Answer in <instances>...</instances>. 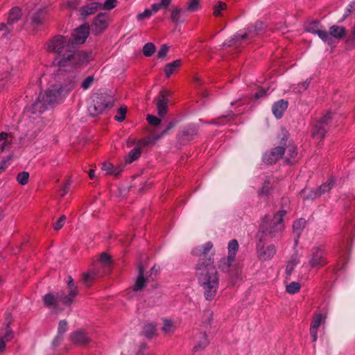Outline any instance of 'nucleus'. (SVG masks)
I'll list each match as a JSON object with an SVG mask.
<instances>
[{
	"instance_id": "nucleus-2",
	"label": "nucleus",
	"mask_w": 355,
	"mask_h": 355,
	"mask_svg": "<svg viewBox=\"0 0 355 355\" xmlns=\"http://www.w3.org/2000/svg\"><path fill=\"white\" fill-rule=\"evenodd\" d=\"M47 49L58 55L57 64L59 67L78 66L87 62L86 53L76 51L73 40L67 36H54L48 42Z\"/></svg>"
},
{
	"instance_id": "nucleus-48",
	"label": "nucleus",
	"mask_w": 355,
	"mask_h": 355,
	"mask_svg": "<svg viewBox=\"0 0 355 355\" xmlns=\"http://www.w3.org/2000/svg\"><path fill=\"white\" fill-rule=\"evenodd\" d=\"M143 332L146 337L151 338L155 332V327L153 324H147L144 327Z\"/></svg>"
},
{
	"instance_id": "nucleus-32",
	"label": "nucleus",
	"mask_w": 355,
	"mask_h": 355,
	"mask_svg": "<svg viewBox=\"0 0 355 355\" xmlns=\"http://www.w3.org/2000/svg\"><path fill=\"white\" fill-rule=\"evenodd\" d=\"M67 330V322L65 320H60L58 324V335L53 341V345L57 346L58 343L62 339L63 334Z\"/></svg>"
},
{
	"instance_id": "nucleus-7",
	"label": "nucleus",
	"mask_w": 355,
	"mask_h": 355,
	"mask_svg": "<svg viewBox=\"0 0 355 355\" xmlns=\"http://www.w3.org/2000/svg\"><path fill=\"white\" fill-rule=\"evenodd\" d=\"M306 31L317 35L324 42L329 45L333 44V39L331 38L326 29L318 21L309 22L306 26Z\"/></svg>"
},
{
	"instance_id": "nucleus-9",
	"label": "nucleus",
	"mask_w": 355,
	"mask_h": 355,
	"mask_svg": "<svg viewBox=\"0 0 355 355\" xmlns=\"http://www.w3.org/2000/svg\"><path fill=\"white\" fill-rule=\"evenodd\" d=\"M266 243V232L264 226V223L260 225L259 230L257 234V251L258 257L259 259L265 261L266 260V250L265 248V245Z\"/></svg>"
},
{
	"instance_id": "nucleus-6",
	"label": "nucleus",
	"mask_w": 355,
	"mask_h": 355,
	"mask_svg": "<svg viewBox=\"0 0 355 355\" xmlns=\"http://www.w3.org/2000/svg\"><path fill=\"white\" fill-rule=\"evenodd\" d=\"M239 243L236 239H232L228 243V255L219 262V268L224 272L228 271L232 263L235 260L236 254L239 250Z\"/></svg>"
},
{
	"instance_id": "nucleus-5",
	"label": "nucleus",
	"mask_w": 355,
	"mask_h": 355,
	"mask_svg": "<svg viewBox=\"0 0 355 355\" xmlns=\"http://www.w3.org/2000/svg\"><path fill=\"white\" fill-rule=\"evenodd\" d=\"M109 107H112L110 98L102 94H96L88 107V111L91 116H95L102 114Z\"/></svg>"
},
{
	"instance_id": "nucleus-15",
	"label": "nucleus",
	"mask_w": 355,
	"mask_h": 355,
	"mask_svg": "<svg viewBox=\"0 0 355 355\" xmlns=\"http://www.w3.org/2000/svg\"><path fill=\"white\" fill-rule=\"evenodd\" d=\"M108 25V16L105 13H99L94 19L92 31L95 34H100L103 32Z\"/></svg>"
},
{
	"instance_id": "nucleus-8",
	"label": "nucleus",
	"mask_w": 355,
	"mask_h": 355,
	"mask_svg": "<svg viewBox=\"0 0 355 355\" xmlns=\"http://www.w3.org/2000/svg\"><path fill=\"white\" fill-rule=\"evenodd\" d=\"M327 263L326 252L324 248L318 246L313 248L309 259V264L312 268H321Z\"/></svg>"
},
{
	"instance_id": "nucleus-44",
	"label": "nucleus",
	"mask_w": 355,
	"mask_h": 355,
	"mask_svg": "<svg viewBox=\"0 0 355 355\" xmlns=\"http://www.w3.org/2000/svg\"><path fill=\"white\" fill-rule=\"evenodd\" d=\"M234 114H233L232 112L225 116H220L211 122V123L216 124V125H222L225 121H230L234 118Z\"/></svg>"
},
{
	"instance_id": "nucleus-51",
	"label": "nucleus",
	"mask_w": 355,
	"mask_h": 355,
	"mask_svg": "<svg viewBox=\"0 0 355 355\" xmlns=\"http://www.w3.org/2000/svg\"><path fill=\"white\" fill-rule=\"evenodd\" d=\"M162 330L166 334H170L173 331V324L171 320H164Z\"/></svg>"
},
{
	"instance_id": "nucleus-47",
	"label": "nucleus",
	"mask_w": 355,
	"mask_h": 355,
	"mask_svg": "<svg viewBox=\"0 0 355 355\" xmlns=\"http://www.w3.org/2000/svg\"><path fill=\"white\" fill-rule=\"evenodd\" d=\"M178 123L177 120H173L170 121L167 127L165 130H164L160 134H157V135L155 137V140L159 139L161 137H162L164 135H165L171 129L173 128Z\"/></svg>"
},
{
	"instance_id": "nucleus-14",
	"label": "nucleus",
	"mask_w": 355,
	"mask_h": 355,
	"mask_svg": "<svg viewBox=\"0 0 355 355\" xmlns=\"http://www.w3.org/2000/svg\"><path fill=\"white\" fill-rule=\"evenodd\" d=\"M12 320V314L7 312L6 313L3 327L0 331V339L6 342H9L14 338V332L10 327Z\"/></svg>"
},
{
	"instance_id": "nucleus-58",
	"label": "nucleus",
	"mask_w": 355,
	"mask_h": 355,
	"mask_svg": "<svg viewBox=\"0 0 355 355\" xmlns=\"http://www.w3.org/2000/svg\"><path fill=\"white\" fill-rule=\"evenodd\" d=\"M266 96V90L264 89H260L259 92H256L253 96V101L254 103L259 101L260 98H264Z\"/></svg>"
},
{
	"instance_id": "nucleus-1",
	"label": "nucleus",
	"mask_w": 355,
	"mask_h": 355,
	"mask_svg": "<svg viewBox=\"0 0 355 355\" xmlns=\"http://www.w3.org/2000/svg\"><path fill=\"white\" fill-rule=\"evenodd\" d=\"M213 248V243L208 241L192 250V254L199 257L196 266V275L199 284L202 288L205 298L208 301L214 299L219 286L218 273L214 265V252L209 254Z\"/></svg>"
},
{
	"instance_id": "nucleus-3",
	"label": "nucleus",
	"mask_w": 355,
	"mask_h": 355,
	"mask_svg": "<svg viewBox=\"0 0 355 355\" xmlns=\"http://www.w3.org/2000/svg\"><path fill=\"white\" fill-rule=\"evenodd\" d=\"M76 86V82L73 79H70L69 83L64 85L51 86L44 93L40 94L35 102L27 107V112L33 114H42Z\"/></svg>"
},
{
	"instance_id": "nucleus-64",
	"label": "nucleus",
	"mask_w": 355,
	"mask_h": 355,
	"mask_svg": "<svg viewBox=\"0 0 355 355\" xmlns=\"http://www.w3.org/2000/svg\"><path fill=\"white\" fill-rule=\"evenodd\" d=\"M276 253V248L274 245H268V259L272 257Z\"/></svg>"
},
{
	"instance_id": "nucleus-10",
	"label": "nucleus",
	"mask_w": 355,
	"mask_h": 355,
	"mask_svg": "<svg viewBox=\"0 0 355 355\" xmlns=\"http://www.w3.org/2000/svg\"><path fill=\"white\" fill-rule=\"evenodd\" d=\"M334 184V178H331L325 183L322 184L317 191L310 190L309 193L306 194L309 189H304L302 190L301 194L303 196V198L306 200L314 199L321 196L322 194H324V193L329 191L332 188Z\"/></svg>"
},
{
	"instance_id": "nucleus-12",
	"label": "nucleus",
	"mask_w": 355,
	"mask_h": 355,
	"mask_svg": "<svg viewBox=\"0 0 355 355\" xmlns=\"http://www.w3.org/2000/svg\"><path fill=\"white\" fill-rule=\"evenodd\" d=\"M64 295V291L58 292L56 294L53 293H47L43 297V302L45 306L48 308L57 309L58 306V302L62 303L66 306H70L71 304H65L63 300H62V297Z\"/></svg>"
},
{
	"instance_id": "nucleus-52",
	"label": "nucleus",
	"mask_w": 355,
	"mask_h": 355,
	"mask_svg": "<svg viewBox=\"0 0 355 355\" xmlns=\"http://www.w3.org/2000/svg\"><path fill=\"white\" fill-rule=\"evenodd\" d=\"M94 78L93 76H87L82 83L81 87L84 89H88L94 83Z\"/></svg>"
},
{
	"instance_id": "nucleus-26",
	"label": "nucleus",
	"mask_w": 355,
	"mask_h": 355,
	"mask_svg": "<svg viewBox=\"0 0 355 355\" xmlns=\"http://www.w3.org/2000/svg\"><path fill=\"white\" fill-rule=\"evenodd\" d=\"M198 127L195 125H189L184 127L180 132V135L187 140L192 139L198 133Z\"/></svg>"
},
{
	"instance_id": "nucleus-35",
	"label": "nucleus",
	"mask_w": 355,
	"mask_h": 355,
	"mask_svg": "<svg viewBox=\"0 0 355 355\" xmlns=\"http://www.w3.org/2000/svg\"><path fill=\"white\" fill-rule=\"evenodd\" d=\"M180 64H181L180 60H176L171 63L167 64L164 68V72H165L166 76L167 78H169L176 71V69L180 66Z\"/></svg>"
},
{
	"instance_id": "nucleus-13",
	"label": "nucleus",
	"mask_w": 355,
	"mask_h": 355,
	"mask_svg": "<svg viewBox=\"0 0 355 355\" xmlns=\"http://www.w3.org/2000/svg\"><path fill=\"white\" fill-rule=\"evenodd\" d=\"M171 92L167 90L161 91L158 97L155 99L158 114L164 116L168 111V96Z\"/></svg>"
},
{
	"instance_id": "nucleus-22",
	"label": "nucleus",
	"mask_w": 355,
	"mask_h": 355,
	"mask_svg": "<svg viewBox=\"0 0 355 355\" xmlns=\"http://www.w3.org/2000/svg\"><path fill=\"white\" fill-rule=\"evenodd\" d=\"M285 153V148L282 146H277L272 148L268 155V164H275L283 157Z\"/></svg>"
},
{
	"instance_id": "nucleus-56",
	"label": "nucleus",
	"mask_w": 355,
	"mask_h": 355,
	"mask_svg": "<svg viewBox=\"0 0 355 355\" xmlns=\"http://www.w3.org/2000/svg\"><path fill=\"white\" fill-rule=\"evenodd\" d=\"M0 31H5V33H3V36L6 37L12 31V26H9L8 22L7 24L1 23Z\"/></svg>"
},
{
	"instance_id": "nucleus-37",
	"label": "nucleus",
	"mask_w": 355,
	"mask_h": 355,
	"mask_svg": "<svg viewBox=\"0 0 355 355\" xmlns=\"http://www.w3.org/2000/svg\"><path fill=\"white\" fill-rule=\"evenodd\" d=\"M300 263V260L296 255H294L288 261L286 266V273L291 275L294 268Z\"/></svg>"
},
{
	"instance_id": "nucleus-24",
	"label": "nucleus",
	"mask_w": 355,
	"mask_h": 355,
	"mask_svg": "<svg viewBox=\"0 0 355 355\" xmlns=\"http://www.w3.org/2000/svg\"><path fill=\"white\" fill-rule=\"evenodd\" d=\"M209 341L207 338V336L205 332H199L197 337L196 344L193 347V352H197L205 349L208 345Z\"/></svg>"
},
{
	"instance_id": "nucleus-43",
	"label": "nucleus",
	"mask_w": 355,
	"mask_h": 355,
	"mask_svg": "<svg viewBox=\"0 0 355 355\" xmlns=\"http://www.w3.org/2000/svg\"><path fill=\"white\" fill-rule=\"evenodd\" d=\"M181 11L182 10L178 8H175L172 10L171 19L173 23L178 24V23H182L184 21L183 20L180 19Z\"/></svg>"
},
{
	"instance_id": "nucleus-21",
	"label": "nucleus",
	"mask_w": 355,
	"mask_h": 355,
	"mask_svg": "<svg viewBox=\"0 0 355 355\" xmlns=\"http://www.w3.org/2000/svg\"><path fill=\"white\" fill-rule=\"evenodd\" d=\"M322 320L323 318L322 314L318 313L313 317L311 321L310 327V335L312 338V341L313 343H315L318 340V329L320 326Z\"/></svg>"
},
{
	"instance_id": "nucleus-60",
	"label": "nucleus",
	"mask_w": 355,
	"mask_h": 355,
	"mask_svg": "<svg viewBox=\"0 0 355 355\" xmlns=\"http://www.w3.org/2000/svg\"><path fill=\"white\" fill-rule=\"evenodd\" d=\"M116 0H105L103 8L105 10H111L116 6Z\"/></svg>"
},
{
	"instance_id": "nucleus-45",
	"label": "nucleus",
	"mask_w": 355,
	"mask_h": 355,
	"mask_svg": "<svg viewBox=\"0 0 355 355\" xmlns=\"http://www.w3.org/2000/svg\"><path fill=\"white\" fill-rule=\"evenodd\" d=\"M29 173L26 171L19 173L17 175V181L21 185H26L28 182Z\"/></svg>"
},
{
	"instance_id": "nucleus-59",
	"label": "nucleus",
	"mask_w": 355,
	"mask_h": 355,
	"mask_svg": "<svg viewBox=\"0 0 355 355\" xmlns=\"http://www.w3.org/2000/svg\"><path fill=\"white\" fill-rule=\"evenodd\" d=\"M110 257L107 253H102L100 256V261L102 263H103L105 266H107L110 263Z\"/></svg>"
},
{
	"instance_id": "nucleus-39",
	"label": "nucleus",
	"mask_w": 355,
	"mask_h": 355,
	"mask_svg": "<svg viewBox=\"0 0 355 355\" xmlns=\"http://www.w3.org/2000/svg\"><path fill=\"white\" fill-rule=\"evenodd\" d=\"M155 45L152 42H148L144 46L143 53L146 57H150L155 53Z\"/></svg>"
},
{
	"instance_id": "nucleus-20",
	"label": "nucleus",
	"mask_w": 355,
	"mask_h": 355,
	"mask_svg": "<svg viewBox=\"0 0 355 355\" xmlns=\"http://www.w3.org/2000/svg\"><path fill=\"white\" fill-rule=\"evenodd\" d=\"M288 102L283 99L275 102L272 106V112L276 119H279L283 116L284 112L288 108Z\"/></svg>"
},
{
	"instance_id": "nucleus-31",
	"label": "nucleus",
	"mask_w": 355,
	"mask_h": 355,
	"mask_svg": "<svg viewBox=\"0 0 355 355\" xmlns=\"http://www.w3.org/2000/svg\"><path fill=\"white\" fill-rule=\"evenodd\" d=\"M21 17V11L20 8L18 7L12 8L8 13L7 20L9 26H13V24L20 19Z\"/></svg>"
},
{
	"instance_id": "nucleus-17",
	"label": "nucleus",
	"mask_w": 355,
	"mask_h": 355,
	"mask_svg": "<svg viewBox=\"0 0 355 355\" xmlns=\"http://www.w3.org/2000/svg\"><path fill=\"white\" fill-rule=\"evenodd\" d=\"M68 291L67 292L64 291V295L62 297V300L65 304H72L74 298L78 295V289L76 286L73 278L69 276V280L67 281Z\"/></svg>"
},
{
	"instance_id": "nucleus-18",
	"label": "nucleus",
	"mask_w": 355,
	"mask_h": 355,
	"mask_svg": "<svg viewBox=\"0 0 355 355\" xmlns=\"http://www.w3.org/2000/svg\"><path fill=\"white\" fill-rule=\"evenodd\" d=\"M70 339L73 344L82 346L87 345L92 340L87 334L82 329L71 333Z\"/></svg>"
},
{
	"instance_id": "nucleus-54",
	"label": "nucleus",
	"mask_w": 355,
	"mask_h": 355,
	"mask_svg": "<svg viewBox=\"0 0 355 355\" xmlns=\"http://www.w3.org/2000/svg\"><path fill=\"white\" fill-rule=\"evenodd\" d=\"M199 8V0H190L187 6V10L190 12H195Z\"/></svg>"
},
{
	"instance_id": "nucleus-40",
	"label": "nucleus",
	"mask_w": 355,
	"mask_h": 355,
	"mask_svg": "<svg viewBox=\"0 0 355 355\" xmlns=\"http://www.w3.org/2000/svg\"><path fill=\"white\" fill-rule=\"evenodd\" d=\"M227 4L223 1H218L217 3L214 6V15L215 17H220L222 15L221 11L225 10Z\"/></svg>"
},
{
	"instance_id": "nucleus-19",
	"label": "nucleus",
	"mask_w": 355,
	"mask_h": 355,
	"mask_svg": "<svg viewBox=\"0 0 355 355\" xmlns=\"http://www.w3.org/2000/svg\"><path fill=\"white\" fill-rule=\"evenodd\" d=\"M138 276L136 279V282L133 286V290L135 291H139L142 290L145 285L146 282L150 281V278L147 275H144V268L142 266L141 263H138Z\"/></svg>"
},
{
	"instance_id": "nucleus-41",
	"label": "nucleus",
	"mask_w": 355,
	"mask_h": 355,
	"mask_svg": "<svg viewBox=\"0 0 355 355\" xmlns=\"http://www.w3.org/2000/svg\"><path fill=\"white\" fill-rule=\"evenodd\" d=\"M355 9V2H352L345 8V13L343 17L338 21V23H343Z\"/></svg>"
},
{
	"instance_id": "nucleus-49",
	"label": "nucleus",
	"mask_w": 355,
	"mask_h": 355,
	"mask_svg": "<svg viewBox=\"0 0 355 355\" xmlns=\"http://www.w3.org/2000/svg\"><path fill=\"white\" fill-rule=\"evenodd\" d=\"M213 311L210 309H206L204 311L202 318L203 322L206 325H209L211 324V322L212 321L213 319Z\"/></svg>"
},
{
	"instance_id": "nucleus-53",
	"label": "nucleus",
	"mask_w": 355,
	"mask_h": 355,
	"mask_svg": "<svg viewBox=\"0 0 355 355\" xmlns=\"http://www.w3.org/2000/svg\"><path fill=\"white\" fill-rule=\"evenodd\" d=\"M66 221V216L64 215H62L54 223H53V229L55 230H60L63 225H64Z\"/></svg>"
},
{
	"instance_id": "nucleus-62",
	"label": "nucleus",
	"mask_w": 355,
	"mask_h": 355,
	"mask_svg": "<svg viewBox=\"0 0 355 355\" xmlns=\"http://www.w3.org/2000/svg\"><path fill=\"white\" fill-rule=\"evenodd\" d=\"M159 271V267L154 265L151 269L150 273L148 272L146 275H147L150 279L152 280H154V278L153 277V275L155 274L156 275Z\"/></svg>"
},
{
	"instance_id": "nucleus-42",
	"label": "nucleus",
	"mask_w": 355,
	"mask_h": 355,
	"mask_svg": "<svg viewBox=\"0 0 355 355\" xmlns=\"http://www.w3.org/2000/svg\"><path fill=\"white\" fill-rule=\"evenodd\" d=\"M97 276H98L97 272H96L94 271L89 272L87 274L84 275V277L83 279V283L86 286H89L91 285L92 282L94 281Z\"/></svg>"
},
{
	"instance_id": "nucleus-16",
	"label": "nucleus",
	"mask_w": 355,
	"mask_h": 355,
	"mask_svg": "<svg viewBox=\"0 0 355 355\" xmlns=\"http://www.w3.org/2000/svg\"><path fill=\"white\" fill-rule=\"evenodd\" d=\"M89 33V27L88 25H82L76 28L73 33L71 38L73 41V45L83 44L87 38Z\"/></svg>"
},
{
	"instance_id": "nucleus-4",
	"label": "nucleus",
	"mask_w": 355,
	"mask_h": 355,
	"mask_svg": "<svg viewBox=\"0 0 355 355\" xmlns=\"http://www.w3.org/2000/svg\"><path fill=\"white\" fill-rule=\"evenodd\" d=\"M286 214L285 210H281L275 214L273 218L268 224V239L279 240L284 230V217Z\"/></svg>"
},
{
	"instance_id": "nucleus-29",
	"label": "nucleus",
	"mask_w": 355,
	"mask_h": 355,
	"mask_svg": "<svg viewBox=\"0 0 355 355\" xmlns=\"http://www.w3.org/2000/svg\"><path fill=\"white\" fill-rule=\"evenodd\" d=\"M306 221L304 218H300L294 221L293 224V232L296 235L295 245L298 243V239L306 226Z\"/></svg>"
},
{
	"instance_id": "nucleus-63",
	"label": "nucleus",
	"mask_w": 355,
	"mask_h": 355,
	"mask_svg": "<svg viewBox=\"0 0 355 355\" xmlns=\"http://www.w3.org/2000/svg\"><path fill=\"white\" fill-rule=\"evenodd\" d=\"M10 159V157L8 156L7 159L2 160L0 162V174H1L8 167V162Z\"/></svg>"
},
{
	"instance_id": "nucleus-61",
	"label": "nucleus",
	"mask_w": 355,
	"mask_h": 355,
	"mask_svg": "<svg viewBox=\"0 0 355 355\" xmlns=\"http://www.w3.org/2000/svg\"><path fill=\"white\" fill-rule=\"evenodd\" d=\"M152 14V10L147 9L145 10L143 12L139 14L137 17L138 20H143L145 18L150 17Z\"/></svg>"
},
{
	"instance_id": "nucleus-30",
	"label": "nucleus",
	"mask_w": 355,
	"mask_h": 355,
	"mask_svg": "<svg viewBox=\"0 0 355 355\" xmlns=\"http://www.w3.org/2000/svg\"><path fill=\"white\" fill-rule=\"evenodd\" d=\"M45 19V12L43 10L39 9L31 16V24L33 26L41 25Z\"/></svg>"
},
{
	"instance_id": "nucleus-33",
	"label": "nucleus",
	"mask_w": 355,
	"mask_h": 355,
	"mask_svg": "<svg viewBox=\"0 0 355 355\" xmlns=\"http://www.w3.org/2000/svg\"><path fill=\"white\" fill-rule=\"evenodd\" d=\"M285 161L288 164H293L294 159L296 157L297 155V150L296 146L293 144L288 145L286 149H285Z\"/></svg>"
},
{
	"instance_id": "nucleus-57",
	"label": "nucleus",
	"mask_w": 355,
	"mask_h": 355,
	"mask_svg": "<svg viewBox=\"0 0 355 355\" xmlns=\"http://www.w3.org/2000/svg\"><path fill=\"white\" fill-rule=\"evenodd\" d=\"M168 49H169V47L167 46V44H163L162 46L161 49L157 52V58H164L168 53Z\"/></svg>"
},
{
	"instance_id": "nucleus-23",
	"label": "nucleus",
	"mask_w": 355,
	"mask_h": 355,
	"mask_svg": "<svg viewBox=\"0 0 355 355\" xmlns=\"http://www.w3.org/2000/svg\"><path fill=\"white\" fill-rule=\"evenodd\" d=\"M248 39V33H237L234 35V37L225 42H223V46H235L236 48L239 47L242 41Z\"/></svg>"
},
{
	"instance_id": "nucleus-25",
	"label": "nucleus",
	"mask_w": 355,
	"mask_h": 355,
	"mask_svg": "<svg viewBox=\"0 0 355 355\" xmlns=\"http://www.w3.org/2000/svg\"><path fill=\"white\" fill-rule=\"evenodd\" d=\"M101 6V4L97 2H92L85 6H83L79 10L80 15L83 17H87L89 15H93L98 8Z\"/></svg>"
},
{
	"instance_id": "nucleus-38",
	"label": "nucleus",
	"mask_w": 355,
	"mask_h": 355,
	"mask_svg": "<svg viewBox=\"0 0 355 355\" xmlns=\"http://www.w3.org/2000/svg\"><path fill=\"white\" fill-rule=\"evenodd\" d=\"M301 288V284L297 282H291L286 286V291L291 295L297 293Z\"/></svg>"
},
{
	"instance_id": "nucleus-34",
	"label": "nucleus",
	"mask_w": 355,
	"mask_h": 355,
	"mask_svg": "<svg viewBox=\"0 0 355 355\" xmlns=\"http://www.w3.org/2000/svg\"><path fill=\"white\" fill-rule=\"evenodd\" d=\"M266 24L263 21H257L251 27H248V39L254 35H259V33L264 29Z\"/></svg>"
},
{
	"instance_id": "nucleus-27",
	"label": "nucleus",
	"mask_w": 355,
	"mask_h": 355,
	"mask_svg": "<svg viewBox=\"0 0 355 355\" xmlns=\"http://www.w3.org/2000/svg\"><path fill=\"white\" fill-rule=\"evenodd\" d=\"M328 33L331 39L333 37L336 39H341L346 35V28L344 26L333 25L329 28V33Z\"/></svg>"
},
{
	"instance_id": "nucleus-11",
	"label": "nucleus",
	"mask_w": 355,
	"mask_h": 355,
	"mask_svg": "<svg viewBox=\"0 0 355 355\" xmlns=\"http://www.w3.org/2000/svg\"><path fill=\"white\" fill-rule=\"evenodd\" d=\"M331 115L332 114L329 112L316 122L312 131L313 137L320 139H322L324 137L327 132V126L332 119Z\"/></svg>"
},
{
	"instance_id": "nucleus-50",
	"label": "nucleus",
	"mask_w": 355,
	"mask_h": 355,
	"mask_svg": "<svg viewBox=\"0 0 355 355\" xmlns=\"http://www.w3.org/2000/svg\"><path fill=\"white\" fill-rule=\"evenodd\" d=\"M157 135V134H155L152 136V137H148L144 139L139 141L138 144L141 146H147L150 144H153L155 143L157 140L155 139V137Z\"/></svg>"
},
{
	"instance_id": "nucleus-55",
	"label": "nucleus",
	"mask_w": 355,
	"mask_h": 355,
	"mask_svg": "<svg viewBox=\"0 0 355 355\" xmlns=\"http://www.w3.org/2000/svg\"><path fill=\"white\" fill-rule=\"evenodd\" d=\"M146 119L150 124L155 125V126L159 125L161 123L160 119H159L158 117H157L155 116L150 115V114H148L147 116Z\"/></svg>"
},
{
	"instance_id": "nucleus-28",
	"label": "nucleus",
	"mask_w": 355,
	"mask_h": 355,
	"mask_svg": "<svg viewBox=\"0 0 355 355\" xmlns=\"http://www.w3.org/2000/svg\"><path fill=\"white\" fill-rule=\"evenodd\" d=\"M12 137L7 132L0 133V151L3 152L9 149L11 146Z\"/></svg>"
},
{
	"instance_id": "nucleus-36",
	"label": "nucleus",
	"mask_w": 355,
	"mask_h": 355,
	"mask_svg": "<svg viewBox=\"0 0 355 355\" xmlns=\"http://www.w3.org/2000/svg\"><path fill=\"white\" fill-rule=\"evenodd\" d=\"M141 155L140 147H136L132 149L125 158L126 164H131L137 159Z\"/></svg>"
},
{
	"instance_id": "nucleus-46",
	"label": "nucleus",
	"mask_w": 355,
	"mask_h": 355,
	"mask_svg": "<svg viewBox=\"0 0 355 355\" xmlns=\"http://www.w3.org/2000/svg\"><path fill=\"white\" fill-rule=\"evenodd\" d=\"M126 112H127L126 107H124V106L120 107L118 109L117 113L114 116L115 120L117 121H119V122L123 121L125 118Z\"/></svg>"
}]
</instances>
